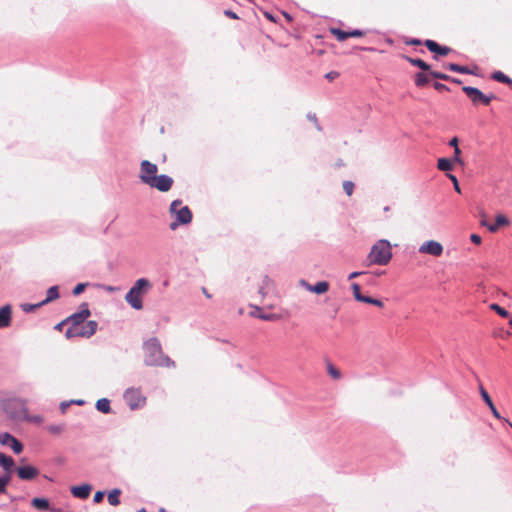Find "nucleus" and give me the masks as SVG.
Here are the masks:
<instances>
[{
    "mask_svg": "<svg viewBox=\"0 0 512 512\" xmlns=\"http://www.w3.org/2000/svg\"><path fill=\"white\" fill-rule=\"evenodd\" d=\"M90 315L88 303H82L80 311L64 319V322H69V327L65 333L66 338H89L94 335L97 331L98 323L94 320L86 321Z\"/></svg>",
    "mask_w": 512,
    "mask_h": 512,
    "instance_id": "1",
    "label": "nucleus"
},
{
    "mask_svg": "<svg viewBox=\"0 0 512 512\" xmlns=\"http://www.w3.org/2000/svg\"><path fill=\"white\" fill-rule=\"evenodd\" d=\"M158 167L156 164L143 160L140 163L139 178L142 183L155 188L160 192H167L171 189L174 181L173 179L165 174L157 175Z\"/></svg>",
    "mask_w": 512,
    "mask_h": 512,
    "instance_id": "2",
    "label": "nucleus"
},
{
    "mask_svg": "<svg viewBox=\"0 0 512 512\" xmlns=\"http://www.w3.org/2000/svg\"><path fill=\"white\" fill-rule=\"evenodd\" d=\"M144 362L148 366H162L170 362L169 357L163 354L157 338H151L144 343Z\"/></svg>",
    "mask_w": 512,
    "mask_h": 512,
    "instance_id": "3",
    "label": "nucleus"
},
{
    "mask_svg": "<svg viewBox=\"0 0 512 512\" xmlns=\"http://www.w3.org/2000/svg\"><path fill=\"white\" fill-rule=\"evenodd\" d=\"M392 258V248L387 240L381 239L377 241L367 255V266L370 265H387Z\"/></svg>",
    "mask_w": 512,
    "mask_h": 512,
    "instance_id": "4",
    "label": "nucleus"
},
{
    "mask_svg": "<svg viewBox=\"0 0 512 512\" xmlns=\"http://www.w3.org/2000/svg\"><path fill=\"white\" fill-rule=\"evenodd\" d=\"M150 288V281L146 278H140L125 295V300L134 309L140 310L143 308L142 295L145 294Z\"/></svg>",
    "mask_w": 512,
    "mask_h": 512,
    "instance_id": "5",
    "label": "nucleus"
},
{
    "mask_svg": "<svg viewBox=\"0 0 512 512\" xmlns=\"http://www.w3.org/2000/svg\"><path fill=\"white\" fill-rule=\"evenodd\" d=\"M170 213L176 216V221L170 224V228L175 230L180 224H188L192 220V212L188 206L182 207L181 200H174L170 205Z\"/></svg>",
    "mask_w": 512,
    "mask_h": 512,
    "instance_id": "6",
    "label": "nucleus"
},
{
    "mask_svg": "<svg viewBox=\"0 0 512 512\" xmlns=\"http://www.w3.org/2000/svg\"><path fill=\"white\" fill-rule=\"evenodd\" d=\"M4 409L7 415L13 420L22 421L23 418L27 417V405L25 400L11 399L5 403Z\"/></svg>",
    "mask_w": 512,
    "mask_h": 512,
    "instance_id": "7",
    "label": "nucleus"
},
{
    "mask_svg": "<svg viewBox=\"0 0 512 512\" xmlns=\"http://www.w3.org/2000/svg\"><path fill=\"white\" fill-rule=\"evenodd\" d=\"M462 91L467 95L474 106H489L491 101L496 98L493 93L487 95L480 91L478 88L471 86H463Z\"/></svg>",
    "mask_w": 512,
    "mask_h": 512,
    "instance_id": "8",
    "label": "nucleus"
},
{
    "mask_svg": "<svg viewBox=\"0 0 512 512\" xmlns=\"http://www.w3.org/2000/svg\"><path fill=\"white\" fill-rule=\"evenodd\" d=\"M124 399L131 409L143 406L146 401L141 390L136 388L127 389L124 393Z\"/></svg>",
    "mask_w": 512,
    "mask_h": 512,
    "instance_id": "9",
    "label": "nucleus"
},
{
    "mask_svg": "<svg viewBox=\"0 0 512 512\" xmlns=\"http://www.w3.org/2000/svg\"><path fill=\"white\" fill-rule=\"evenodd\" d=\"M443 245L436 240H428L423 242L418 249L420 254L431 255L433 257H440L443 254Z\"/></svg>",
    "mask_w": 512,
    "mask_h": 512,
    "instance_id": "10",
    "label": "nucleus"
},
{
    "mask_svg": "<svg viewBox=\"0 0 512 512\" xmlns=\"http://www.w3.org/2000/svg\"><path fill=\"white\" fill-rule=\"evenodd\" d=\"M329 32L340 42L345 41L349 37L359 38L363 37L366 33L359 29H354L352 31L346 32L339 28H330Z\"/></svg>",
    "mask_w": 512,
    "mask_h": 512,
    "instance_id": "11",
    "label": "nucleus"
},
{
    "mask_svg": "<svg viewBox=\"0 0 512 512\" xmlns=\"http://www.w3.org/2000/svg\"><path fill=\"white\" fill-rule=\"evenodd\" d=\"M0 443L2 445H8L16 454H20L23 451L22 443L9 433L0 434Z\"/></svg>",
    "mask_w": 512,
    "mask_h": 512,
    "instance_id": "12",
    "label": "nucleus"
},
{
    "mask_svg": "<svg viewBox=\"0 0 512 512\" xmlns=\"http://www.w3.org/2000/svg\"><path fill=\"white\" fill-rule=\"evenodd\" d=\"M424 45L427 49L438 56H447L451 52V48L447 46H440L437 42L433 40H426Z\"/></svg>",
    "mask_w": 512,
    "mask_h": 512,
    "instance_id": "13",
    "label": "nucleus"
},
{
    "mask_svg": "<svg viewBox=\"0 0 512 512\" xmlns=\"http://www.w3.org/2000/svg\"><path fill=\"white\" fill-rule=\"evenodd\" d=\"M480 394H481V397L482 399L484 400V402L487 404V406L489 407V409L491 410L493 416L496 418V419H499V420H505L501 415L500 413L498 412L497 408L495 407L491 397L489 396L488 392L485 390V388L483 386H480Z\"/></svg>",
    "mask_w": 512,
    "mask_h": 512,
    "instance_id": "14",
    "label": "nucleus"
},
{
    "mask_svg": "<svg viewBox=\"0 0 512 512\" xmlns=\"http://www.w3.org/2000/svg\"><path fill=\"white\" fill-rule=\"evenodd\" d=\"M39 471L33 466H23L17 468L18 477L22 480H31L38 475Z\"/></svg>",
    "mask_w": 512,
    "mask_h": 512,
    "instance_id": "15",
    "label": "nucleus"
},
{
    "mask_svg": "<svg viewBox=\"0 0 512 512\" xmlns=\"http://www.w3.org/2000/svg\"><path fill=\"white\" fill-rule=\"evenodd\" d=\"M92 487L89 484H83L80 486H73L71 493L74 497L79 499H87L91 493Z\"/></svg>",
    "mask_w": 512,
    "mask_h": 512,
    "instance_id": "16",
    "label": "nucleus"
},
{
    "mask_svg": "<svg viewBox=\"0 0 512 512\" xmlns=\"http://www.w3.org/2000/svg\"><path fill=\"white\" fill-rule=\"evenodd\" d=\"M306 289L310 292L316 293V294H324L329 290V283L327 281H320L317 282L315 285H311L309 283L303 282Z\"/></svg>",
    "mask_w": 512,
    "mask_h": 512,
    "instance_id": "17",
    "label": "nucleus"
},
{
    "mask_svg": "<svg viewBox=\"0 0 512 512\" xmlns=\"http://www.w3.org/2000/svg\"><path fill=\"white\" fill-rule=\"evenodd\" d=\"M12 309L10 305L0 308V328L8 327L11 324Z\"/></svg>",
    "mask_w": 512,
    "mask_h": 512,
    "instance_id": "18",
    "label": "nucleus"
},
{
    "mask_svg": "<svg viewBox=\"0 0 512 512\" xmlns=\"http://www.w3.org/2000/svg\"><path fill=\"white\" fill-rule=\"evenodd\" d=\"M509 219L503 215V214H498L495 218V223L494 224H490L488 226V230L492 233H495L498 231L499 227L501 226H507L509 225Z\"/></svg>",
    "mask_w": 512,
    "mask_h": 512,
    "instance_id": "19",
    "label": "nucleus"
},
{
    "mask_svg": "<svg viewBox=\"0 0 512 512\" xmlns=\"http://www.w3.org/2000/svg\"><path fill=\"white\" fill-rule=\"evenodd\" d=\"M58 298H59L58 287L52 286L48 289L46 298L43 301H41L40 303L36 304V306L45 305V304L50 303Z\"/></svg>",
    "mask_w": 512,
    "mask_h": 512,
    "instance_id": "20",
    "label": "nucleus"
},
{
    "mask_svg": "<svg viewBox=\"0 0 512 512\" xmlns=\"http://www.w3.org/2000/svg\"><path fill=\"white\" fill-rule=\"evenodd\" d=\"M0 466L7 471L8 473L11 472L12 468L14 467V460L12 457L7 456L4 453H0Z\"/></svg>",
    "mask_w": 512,
    "mask_h": 512,
    "instance_id": "21",
    "label": "nucleus"
},
{
    "mask_svg": "<svg viewBox=\"0 0 512 512\" xmlns=\"http://www.w3.org/2000/svg\"><path fill=\"white\" fill-rule=\"evenodd\" d=\"M403 58L406 61H408L410 64H412L413 66H416V67L420 68L423 71H429L430 70V65L427 64L425 61H423L421 59L412 58V57L405 56V55L403 56Z\"/></svg>",
    "mask_w": 512,
    "mask_h": 512,
    "instance_id": "22",
    "label": "nucleus"
},
{
    "mask_svg": "<svg viewBox=\"0 0 512 512\" xmlns=\"http://www.w3.org/2000/svg\"><path fill=\"white\" fill-rule=\"evenodd\" d=\"M491 78L497 82L504 83L512 87V79L505 75L502 71H495L491 74Z\"/></svg>",
    "mask_w": 512,
    "mask_h": 512,
    "instance_id": "23",
    "label": "nucleus"
},
{
    "mask_svg": "<svg viewBox=\"0 0 512 512\" xmlns=\"http://www.w3.org/2000/svg\"><path fill=\"white\" fill-rule=\"evenodd\" d=\"M454 162L452 159L439 158L437 162V168L441 171H450L453 169Z\"/></svg>",
    "mask_w": 512,
    "mask_h": 512,
    "instance_id": "24",
    "label": "nucleus"
},
{
    "mask_svg": "<svg viewBox=\"0 0 512 512\" xmlns=\"http://www.w3.org/2000/svg\"><path fill=\"white\" fill-rule=\"evenodd\" d=\"M273 288L272 281L267 277H263L262 279V285L260 286L259 293L264 297L266 294H268Z\"/></svg>",
    "mask_w": 512,
    "mask_h": 512,
    "instance_id": "25",
    "label": "nucleus"
},
{
    "mask_svg": "<svg viewBox=\"0 0 512 512\" xmlns=\"http://www.w3.org/2000/svg\"><path fill=\"white\" fill-rule=\"evenodd\" d=\"M96 408L102 413H109L111 410L110 401L106 398L99 399L96 402Z\"/></svg>",
    "mask_w": 512,
    "mask_h": 512,
    "instance_id": "26",
    "label": "nucleus"
},
{
    "mask_svg": "<svg viewBox=\"0 0 512 512\" xmlns=\"http://www.w3.org/2000/svg\"><path fill=\"white\" fill-rule=\"evenodd\" d=\"M121 494V491L119 489H113L108 494V502L112 506H117L120 504L119 496Z\"/></svg>",
    "mask_w": 512,
    "mask_h": 512,
    "instance_id": "27",
    "label": "nucleus"
},
{
    "mask_svg": "<svg viewBox=\"0 0 512 512\" xmlns=\"http://www.w3.org/2000/svg\"><path fill=\"white\" fill-rule=\"evenodd\" d=\"M447 68L453 72H458V73H462V74H472V71L468 67L460 66V65L454 64V63L448 64Z\"/></svg>",
    "mask_w": 512,
    "mask_h": 512,
    "instance_id": "28",
    "label": "nucleus"
},
{
    "mask_svg": "<svg viewBox=\"0 0 512 512\" xmlns=\"http://www.w3.org/2000/svg\"><path fill=\"white\" fill-rule=\"evenodd\" d=\"M414 81H415L416 86L423 87L424 85H426L429 82V78H428L427 74H425L423 72H419V73L415 74Z\"/></svg>",
    "mask_w": 512,
    "mask_h": 512,
    "instance_id": "29",
    "label": "nucleus"
},
{
    "mask_svg": "<svg viewBox=\"0 0 512 512\" xmlns=\"http://www.w3.org/2000/svg\"><path fill=\"white\" fill-rule=\"evenodd\" d=\"M32 505L37 509L45 510L49 507V503L44 498H34L32 500Z\"/></svg>",
    "mask_w": 512,
    "mask_h": 512,
    "instance_id": "30",
    "label": "nucleus"
},
{
    "mask_svg": "<svg viewBox=\"0 0 512 512\" xmlns=\"http://www.w3.org/2000/svg\"><path fill=\"white\" fill-rule=\"evenodd\" d=\"M489 308L503 318L509 317V312L496 303H492Z\"/></svg>",
    "mask_w": 512,
    "mask_h": 512,
    "instance_id": "31",
    "label": "nucleus"
},
{
    "mask_svg": "<svg viewBox=\"0 0 512 512\" xmlns=\"http://www.w3.org/2000/svg\"><path fill=\"white\" fill-rule=\"evenodd\" d=\"M360 302L371 304V305H375V306H377L379 308H383L384 307V304H383V302L381 300L375 299V298H372V297H369V296H363Z\"/></svg>",
    "mask_w": 512,
    "mask_h": 512,
    "instance_id": "32",
    "label": "nucleus"
},
{
    "mask_svg": "<svg viewBox=\"0 0 512 512\" xmlns=\"http://www.w3.org/2000/svg\"><path fill=\"white\" fill-rule=\"evenodd\" d=\"M327 372L333 379L338 380L341 378V372L331 363L327 365Z\"/></svg>",
    "mask_w": 512,
    "mask_h": 512,
    "instance_id": "33",
    "label": "nucleus"
},
{
    "mask_svg": "<svg viewBox=\"0 0 512 512\" xmlns=\"http://www.w3.org/2000/svg\"><path fill=\"white\" fill-rule=\"evenodd\" d=\"M11 481V474L7 473L5 476L0 477V494L6 492V487Z\"/></svg>",
    "mask_w": 512,
    "mask_h": 512,
    "instance_id": "34",
    "label": "nucleus"
},
{
    "mask_svg": "<svg viewBox=\"0 0 512 512\" xmlns=\"http://www.w3.org/2000/svg\"><path fill=\"white\" fill-rule=\"evenodd\" d=\"M351 288H352V291H353V296H354V298H355L357 301H359V302H360V301H361V299H362V297L364 296V295H362V294H361V291H360V290H361L360 285H359V284H357V283H353V284H352V286H351Z\"/></svg>",
    "mask_w": 512,
    "mask_h": 512,
    "instance_id": "35",
    "label": "nucleus"
},
{
    "mask_svg": "<svg viewBox=\"0 0 512 512\" xmlns=\"http://www.w3.org/2000/svg\"><path fill=\"white\" fill-rule=\"evenodd\" d=\"M22 421H27V422H31V423H35V424H41L43 422V417L40 415L30 416L29 413L27 412V417L23 418Z\"/></svg>",
    "mask_w": 512,
    "mask_h": 512,
    "instance_id": "36",
    "label": "nucleus"
},
{
    "mask_svg": "<svg viewBox=\"0 0 512 512\" xmlns=\"http://www.w3.org/2000/svg\"><path fill=\"white\" fill-rule=\"evenodd\" d=\"M354 187H355L354 183L351 182V181H344L343 182V189H344L345 193L348 196H351L353 194Z\"/></svg>",
    "mask_w": 512,
    "mask_h": 512,
    "instance_id": "37",
    "label": "nucleus"
},
{
    "mask_svg": "<svg viewBox=\"0 0 512 512\" xmlns=\"http://www.w3.org/2000/svg\"><path fill=\"white\" fill-rule=\"evenodd\" d=\"M430 75L433 78L441 79V80H445V81H449L451 79V76L441 73V72H437V71H430Z\"/></svg>",
    "mask_w": 512,
    "mask_h": 512,
    "instance_id": "38",
    "label": "nucleus"
},
{
    "mask_svg": "<svg viewBox=\"0 0 512 512\" xmlns=\"http://www.w3.org/2000/svg\"><path fill=\"white\" fill-rule=\"evenodd\" d=\"M47 430L52 434H60L64 430L63 425H50Z\"/></svg>",
    "mask_w": 512,
    "mask_h": 512,
    "instance_id": "39",
    "label": "nucleus"
},
{
    "mask_svg": "<svg viewBox=\"0 0 512 512\" xmlns=\"http://www.w3.org/2000/svg\"><path fill=\"white\" fill-rule=\"evenodd\" d=\"M461 150L458 146H456V149H454V158L452 159L454 163L463 164L462 159L460 158Z\"/></svg>",
    "mask_w": 512,
    "mask_h": 512,
    "instance_id": "40",
    "label": "nucleus"
},
{
    "mask_svg": "<svg viewBox=\"0 0 512 512\" xmlns=\"http://www.w3.org/2000/svg\"><path fill=\"white\" fill-rule=\"evenodd\" d=\"M448 178L453 182L455 191L461 193V189L456 176H454L453 174H448Z\"/></svg>",
    "mask_w": 512,
    "mask_h": 512,
    "instance_id": "41",
    "label": "nucleus"
},
{
    "mask_svg": "<svg viewBox=\"0 0 512 512\" xmlns=\"http://www.w3.org/2000/svg\"><path fill=\"white\" fill-rule=\"evenodd\" d=\"M86 288V284L85 283H79L77 284L74 289H73V294L74 295H79L81 294Z\"/></svg>",
    "mask_w": 512,
    "mask_h": 512,
    "instance_id": "42",
    "label": "nucleus"
},
{
    "mask_svg": "<svg viewBox=\"0 0 512 512\" xmlns=\"http://www.w3.org/2000/svg\"><path fill=\"white\" fill-rule=\"evenodd\" d=\"M339 75L340 74L337 71H330L325 75V78L328 79L329 81H334L339 77Z\"/></svg>",
    "mask_w": 512,
    "mask_h": 512,
    "instance_id": "43",
    "label": "nucleus"
},
{
    "mask_svg": "<svg viewBox=\"0 0 512 512\" xmlns=\"http://www.w3.org/2000/svg\"><path fill=\"white\" fill-rule=\"evenodd\" d=\"M433 87H434L437 91H440V92H442V91H450V89H449L446 85H444V84H442V83H440V82H435V83L433 84Z\"/></svg>",
    "mask_w": 512,
    "mask_h": 512,
    "instance_id": "44",
    "label": "nucleus"
},
{
    "mask_svg": "<svg viewBox=\"0 0 512 512\" xmlns=\"http://www.w3.org/2000/svg\"><path fill=\"white\" fill-rule=\"evenodd\" d=\"M470 240L476 245H480L482 242V239L478 234H471Z\"/></svg>",
    "mask_w": 512,
    "mask_h": 512,
    "instance_id": "45",
    "label": "nucleus"
},
{
    "mask_svg": "<svg viewBox=\"0 0 512 512\" xmlns=\"http://www.w3.org/2000/svg\"><path fill=\"white\" fill-rule=\"evenodd\" d=\"M103 497H104V493L101 491H98L95 493L93 500L95 503H100L103 500Z\"/></svg>",
    "mask_w": 512,
    "mask_h": 512,
    "instance_id": "46",
    "label": "nucleus"
},
{
    "mask_svg": "<svg viewBox=\"0 0 512 512\" xmlns=\"http://www.w3.org/2000/svg\"><path fill=\"white\" fill-rule=\"evenodd\" d=\"M225 16L231 18V19H239L238 15L233 12L232 10H225L224 11Z\"/></svg>",
    "mask_w": 512,
    "mask_h": 512,
    "instance_id": "47",
    "label": "nucleus"
},
{
    "mask_svg": "<svg viewBox=\"0 0 512 512\" xmlns=\"http://www.w3.org/2000/svg\"><path fill=\"white\" fill-rule=\"evenodd\" d=\"M406 44L407 45H421L422 42L419 39H411V40L406 41Z\"/></svg>",
    "mask_w": 512,
    "mask_h": 512,
    "instance_id": "48",
    "label": "nucleus"
},
{
    "mask_svg": "<svg viewBox=\"0 0 512 512\" xmlns=\"http://www.w3.org/2000/svg\"><path fill=\"white\" fill-rule=\"evenodd\" d=\"M481 217H482V219H481L480 224H481L482 226H484V227H487V228H488V226H489L490 224H488V223H487V221H486V214H485V212H482V213H481Z\"/></svg>",
    "mask_w": 512,
    "mask_h": 512,
    "instance_id": "49",
    "label": "nucleus"
},
{
    "mask_svg": "<svg viewBox=\"0 0 512 512\" xmlns=\"http://www.w3.org/2000/svg\"><path fill=\"white\" fill-rule=\"evenodd\" d=\"M449 145L454 147V149H456V146H458V138L457 137H453L450 141H449Z\"/></svg>",
    "mask_w": 512,
    "mask_h": 512,
    "instance_id": "50",
    "label": "nucleus"
},
{
    "mask_svg": "<svg viewBox=\"0 0 512 512\" xmlns=\"http://www.w3.org/2000/svg\"><path fill=\"white\" fill-rule=\"evenodd\" d=\"M364 274V272H358V271H355V272H352L349 276H348V279L351 280V279H354L360 275Z\"/></svg>",
    "mask_w": 512,
    "mask_h": 512,
    "instance_id": "51",
    "label": "nucleus"
},
{
    "mask_svg": "<svg viewBox=\"0 0 512 512\" xmlns=\"http://www.w3.org/2000/svg\"><path fill=\"white\" fill-rule=\"evenodd\" d=\"M64 325H69V322H64V320H63V321H61L60 323H58V324L55 326V329H57V330L61 331V330H62V327H63Z\"/></svg>",
    "mask_w": 512,
    "mask_h": 512,
    "instance_id": "52",
    "label": "nucleus"
},
{
    "mask_svg": "<svg viewBox=\"0 0 512 512\" xmlns=\"http://www.w3.org/2000/svg\"><path fill=\"white\" fill-rule=\"evenodd\" d=\"M38 307L39 306H36V304L35 305H26V306H24V310L29 312V311H33L34 309H36Z\"/></svg>",
    "mask_w": 512,
    "mask_h": 512,
    "instance_id": "53",
    "label": "nucleus"
},
{
    "mask_svg": "<svg viewBox=\"0 0 512 512\" xmlns=\"http://www.w3.org/2000/svg\"><path fill=\"white\" fill-rule=\"evenodd\" d=\"M258 317L262 320H271L272 319V317L270 315H266V314L259 315Z\"/></svg>",
    "mask_w": 512,
    "mask_h": 512,
    "instance_id": "54",
    "label": "nucleus"
},
{
    "mask_svg": "<svg viewBox=\"0 0 512 512\" xmlns=\"http://www.w3.org/2000/svg\"><path fill=\"white\" fill-rule=\"evenodd\" d=\"M449 81H452L453 83H456V84H461L462 83V81L460 79L452 78V77H451V79Z\"/></svg>",
    "mask_w": 512,
    "mask_h": 512,
    "instance_id": "55",
    "label": "nucleus"
},
{
    "mask_svg": "<svg viewBox=\"0 0 512 512\" xmlns=\"http://www.w3.org/2000/svg\"><path fill=\"white\" fill-rule=\"evenodd\" d=\"M202 292L205 294L207 298H211V295L207 292L206 288H202Z\"/></svg>",
    "mask_w": 512,
    "mask_h": 512,
    "instance_id": "56",
    "label": "nucleus"
},
{
    "mask_svg": "<svg viewBox=\"0 0 512 512\" xmlns=\"http://www.w3.org/2000/svg\"><path fill=\"white\" fill-rule=\"evenodd\" d=\"M67 406H68V404H66V403H61V406H60V407H61L62 412H65V410H66V407H67Z\"/></svg>",
    "mask_w": 512,
    "mask_h": 512,
    "instance_id": "57",
    "label": "nucleus"
},
{
    "mask_svg": "<svg viewBox=\"0 0 512 512\" xmlns=\"http://www.w3.org/2000/svg\"><path fill=\"white\" fill-rule=\"evenodd\" d=\"M363 50H368V51H372L373 49L372 48H362Z\"/></svg>",
    "mask_w": 512,
    "mask_h": 512,
    "instance_id": "58",
    "label": "nucleus"
},
{
    "mask_svg": "<svg viewBox=\"0 0 512 512\" xmlns=\"http://www.w3.org/2000/svg\"><path fill=\"white\" fill-rule=\"evenodd\" d=\"M506 422H508L509 426L512 428V423L509 422L507 419H505Z\"/></svg>",
    "mask_w": 512,
    "mask_h": 512,
    "instance_id": "59",
    "label": "nucleus"
},
{
    "mask_svg": "<svg viewBox=\"0 0 512 512\" xmlns=\"http://www.w3.org/2000/svg\"><path fill=\"white\" fill-rule=\"evenodd\" d=\"M138 512H147L146 509L142 508Z\"/></svg>",
    "mask_w": 512,
    "mask_h": 512,
    "instance_id": "60",
    "label": "nucleus"
},
{
    "mask_svg": "<svg viewBox=\"0 0 512 512\" xmlns=\"http://www.w3.org/2000/svg\"><path fill=\"white\" fill-rule=\"evenodd\" d=\"M509 325L511 326L512 328V319L509 320Z\"/></svg>",
    "mask_w": 512,
    "mask_h": 512,
    "instance_id": "61",
    "label": "nucleus"
},
{
    "mask_svg": "<svg viewBox=\"0 0 512 512\" xmlns=\"http://www.w3.org/2000/svg\"><path fill=\"white\" fill-rule=\"evenodd\" d=\"M160 512H165V510L162 508V509H160Z\"/></svg>",
    "mask_w": 512,
    "mask_h": 512,
    "instance_id": "62",
    "label": "nucleus"
}]
</instances>
